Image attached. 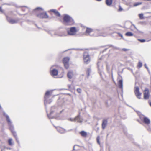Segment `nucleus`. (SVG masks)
Here are the masks:
<instances>
[{
  "mask_svg": "<svg viewBox=\"0 0 151 151\" xmlns=\"http://www.w3.org/2000/svg\"><path fill=\"white\" fill-rule=\"evenodd\" d=\"M99 139H100L99 137H97V138H96V140H97V143L99 144L100 145V143L99 141Z\"/></svg>",
  "mask_w": 151,
  "mask_h": 151,
  "instance_id": "31",
  "label": "nucleus"
},
{
  "mask_svg": "<svg viewBox=\"0 0 151 151\" xmlns=\"http://www.w3.org/2000/svg\"><path fill=\"white\" fill-rule=\"evenodd\" d=\"M51 95L50 91H47L45 93L44 97V104L46 107V105L50 104L52 101V99L50 98Z\"/></svg>",
  "mask_w": 151,
  "mask_h": 151,
  "instance_id": "4",
  "label": "nucleus"
},
{
  "mask_svg": "<svg viewBox=\"0 0 151 151\" xmlns=\"http://www.w3.org/2000/svg\"><path fill=\"white\" fill-rule=\"evenodd\" d=\"M109 45V47H113L115 49H118V48L117 47H116L114 46H113L112 45Z\"/></svg>",
  "mask_w": 151,
  "mask_h": 151,
  "instance_id": "32",
  "label": "nucleus"
},
{
  "mask_svg": "<svg viewBox=\"0 0 151 151\" xmlns=\"http://www.w3.org/2000/svg\"><path fill=\"white\" fill-rule=\"evenodd\" d=\"M50 11L53 12L55 15L57 16L60 17V14L55 9H51Z\"/></svg>",
  "mask_w": 151,
  "mask_h": 151,
  "instance_id": "20",
  "label": "nucleus"
},
{
  "mask_svg": "<svg viewBox=\"0 0 151 151\" xmlns=\"http://www.w3.org/2000/svg\"><path fill=\"white\" fill-rule=\"evenodd\" d=\"M125 35L126 36H133V34L130 32H126L125 34Z\"/></svg>",
  "mask_w": 151,
  "mask_h": 151,
  "instance_id": "25",
  "label": "nucleus"
},
{
  "mask_svg": "<svg viewBox=\"0 0 151 151\" xmlns=\"http://www.w3.org/2000/svg\"><path fill=\"white\" fill-rule=\"evenodd\" d=\"M135 94L137 97L139 99H140L141 97V93L139 91V88L138 86H136L134 90Z\"/></svg>",
  "mask_w": 151,
  "mask_h": 151,
  "instance_id": "10",
  "label": "nucleus"
},
{
  "mask_svg": "<svg viewBox=\"0 0 151 151\" xmlns=\"http://www.w3.org/2000/svg\"><path fill=\"white\" fill-rule=\"evenodd\" d=\"M6 19L11 24H14L17 23L20 20V19L17 18L14 19L6 16Z\"/></svg>",
  "mask_w": 151,
  "mask_h": 151,
  "instance_id": "5",
  "label": "nucleus"
},
{
  "mask_svg": "<svg viewBox=\"0 0 151 151\" xmlns=\"http://www.w3.org/2000/svg\"><path fill=\"white\" fill-rule=\"evenodd\" d=\"M96 1H102V0H96Z\"/></svg>",
  "mask_w": 151,
  "mask_h": 151,
  "instance_id": "45",
  "label": "nucleus"
},
{
  "mask_svg": "<svg viewBox=\"0 0 151 151\" xmlns=\"http://www.w3.org/2000/svg\"><path fill=\"white\" fill-rule=\"evenodd\" d=\"M58 36H63V35H58Z\"/></svg>",
  "mask_w": 151,
  "mask_h": 151,
  "instance_id": "48",
  "label": "nucleus"
},
{
  "mask_svg": "<svg viewBox=\"0 0 151 151\" xmlns=\"http://www.w3.org/2000/svg\"><path fill=\"white\" fill-rule=\"evenodd\" d=\"M8 144L10 146H12L13 145V143L12 142V138H9L8 140Z\"/></svg>",
  "mask_w": 151,
  "mask_h": 151,
  "instance_id": "24",
  "label": "nucleus"
},
{
  "mask_svg": "<svg viewBox=\"0 0 151 151\" xmlns=\"http://www.w3.org/2000/svg\"><path fill=\"white\" fill-rule=\"evenodd\" d=\"M145 67L146 68L147 70L148 69V67L147 66L146 64H145L144 65Z\"/></svg>",
  "mask_w": 151,
  "mask_h": 151,
  "instance_id": "42",
  "label": "nucleus"
},
{
  "mask_svg": "<svg viewBox=\"0 0 151 151\" xmlns=\"http://www.w3.org/2000/svg\"><path fill=\"white\" fill-rule=\"evenodd\" d=\"M43 9L40 7H37L34 10V12H36L39 14H37V16L39 18H47L48 17V16L47 13L45 12L40 13V11H42Z\"/></svg>",
  "mask_w": 151,
  "mask_h": 151,
  "instance_id": "3",
  "label": "nucleus"
},
{
  "mask_svg": "<svg viewBox=\"0 0 151 151\" xmlns=\"http://www.w3.org/2000/svg\"><path fill=\"white\" fill-rule=\"evenodd\" d=\"M10 5L11 4H8V3H4V4L2 5Z\"/></svg>",
  "mask_w": 151,
  "mask_h": 151,
  "instance_id": "41",
  "label": "nucleus"
},
{
  "mask_svg": "<svg viewBox=\"0 0 151 151\" xmlns=\"http://www.w3.org/2000/svg\"><path fill=\"white\" fill-rule=\"evenodd\" d=\"M77 91L79 93H80L81 92V89L80 88H78L77 89Z\"/></svg>",
  "mask_w": 151,
  "mask_h": 151,
  "instance_id": "36",
  "label": "nucleus"
},
{
  "mask_svg": "<svg viewBox=\"0 0 151 151\" xmlns=\"http://www.w3.org/2000/svg\"><path fill=\"white\" fill-rule=\"evenodd\" d=\"M118 85L119 88L122 89L123 88V81L122 79L119 81Z\"/></svg>",
  "mask_w": 151,
  "mask_h": 151,
  "instance_id": "22",
  "label": "nucleus"
},
{
  "mask_svg": "<svg viewBox=\"0 0 151 151\" xmlns=\"http://www.w3.org/2000/svg\"><path fill=\"white\" fill-rule=\"evenodd\" d=\"M102 29H96L93 30V29L87 27L85 31V33L86 35H90V33L92 32H94V33L91 35V36L94 37H97L99 36H105L106 35H104L102 32Z\"/></svg>",
  "mask_w": 151,
  "mask_h": 151,
  "instance_id": "1",
  "label": "nucleus"
},
{
  "mask_svg": "<svg viewBox=\"0 0 151 151\" xmlns=\"http://www.w3.org/2000/svg\"><path fill=\"white\" fill-rule=\"evenodd\" d=\"M9 129L15 138L17 137L16 132L14 130V126H11V127H9Z\"/></svg>",
  "mask_w": 151,
  "mask_h": 151,
  "instance_id": "13",
  "label": "nucleus"
},
{
  "mask_svg": "<svg viewBox=\"0 0 151 151\" xmlns=\"http://www.w3.org/2000/svg\"><path fill=\"white\" fill-rule=\"evenodd\" d=\"M107 122L108 121L106 119H104L103 120L102 127L103 129H104L106 128L107 124Z\"/></svg>",
  "mask_w": 151,
  "mask_h": 151,
  "instance_id": "16",
  "label": "nucleus"
},
{
  "mask_svg": "<svg viewBox=\"0 0 151 151\" xmlns=\"http://www.w3.org/2000/svg\"><path fill=\"white\" fill-rule=\"evenodd\" d=\"M22 10L23 11H24V9H22Z\"/></svg>",
  "mask_w": 151,
  "mask_h": 151,
  "instance_id": "50",
  "label": "nucleus"
},
{
  "mask_svg": "<svg viewBox=\"0 0 151 151\" xmlns=\"http://www.w3.org/2000/svg\"><path fill=\"white\" fill-rule=\"evenodd\" d=\"M50 73L51 75L53 76H56L58 74V70L55 69H53L51 71Z\"/></svg>",
  "mask_w": 151,
  "mask_h": 151,
  "instance_id": "18",
  "label": "nucleus"
},
{
  "mask_svg": "<svg viewBox=\"0 0 151 151\" xmlns=\"http://www.w3.org/2000/svg\"><path fill=\"white\" fill-rule=\"evenodd\" d=\"M107 48H106L105 49H104V50L103 51V52H104L106 51L107 50Z\"/></svg>",
  "mask_w": 151,
  "mask_h": 151,
  "instance_id": "43",
  "label": "nucleus"
},
{
  "mask_svg": "<svg viewBox=\"0 0 151 151\" xmlns=\"http://www.w3.org/2000/svg\"><path fill=\"white\" fill-rule=\"evenodd\" d=\"M15 139H16V141H17V142L19 144V140L18 139V137H16L15 138Z\"/></svg>",
  "mask_w": 151,
  "mask_h": 151,
  "instance_id": "38",
  "label": "nucleus"
},
{
  "mask_svg": "<svg viewBox=\"0 0 151 151\" xmlns=\"http://www.w3.org/2000/svg\"><path fill=\"white\" fill-rule=\"evenodd\" d=\"M77 146V145H75L73 147V150H74V148L75 146Z\"/></svg>",
  "mask_w": 151,
  "mask_h": 151,
  "instance_id": "47",
  "label": "nucleus"
},
{
  "mask_svg": "<svg viewBox=\"0 0 151 151\" xmlns=\"http://www.w3.org/2000/svg\"><path fill=\"white\" fill-rule=\"evenodd\" d=\"M62 111H60V113H61V112H62Z\"/></svg>",
  "mask_w": 151,
  "mask_h": 151,
  "instance_id": "49",
  "label": "nucleus"
},
{
  "mask_svg": "<svg viewBox=\"0 0 151 151\" xmlns=\"http://www.w3.org/2000/svg\"><path fill=\"white\" fill-rule=\"evenodd\" d=\"M137 40L138 41H140V42L142 43L144 42L145 41V40L144 39H138Z\"/></svg>",
  "mask_w": 151,
  "mask_h": 151,
  "instance_id": "29",
  "label": "nucleus"
},
{
  "mask_svg": "<svg viewBox=\"0 0 151 151\" xmlns=\"http://www.w3.org/2000/svg\"><path fill=\"white\" fill-rule=\"evenodd\" d=\"M70 58L68 57L64 58L63 59V63L65 68L66 69H68L69 67V62Z\"/></svg>",
  "mask_w": 151,
  "mask_h": 151,
  "instance_id": "8",
  "label": "nucleus"
},
{
  "mask_svg": "<svg viewBox=\"0 0 151 151\" xmlns=\"http://www.w3.org/2000/svg\"><path fill=\"white\" fill-rule=\"evenodd\" d=\"M83 60L84 63L86 64H88L90 61L89 55L87 52H85L84 54Z\"/></svg>",
  "mask_w": 151,
  "mask_h": 151,
  "instance_id": "6",
  "label": "nucleus"
},
{
  "mask_svg": "<svg viewBox=\"0 0 151 151\" xmlns=\"http://www.w3.org/2000/svg\"><path fill=\"white\" fill-rule=\"evenodd\" d=\"M75 121H77L78 122L81 123L83 121V119L80 116V115H77L75 118Z\"/></svg>",
  "mask_w": 151,
  "mask_h": 151,
  "instance_id": "12",
  "label": "nucleus"
},
{
  "mask_svg": "<svg viewBox=\"0 0 151 151\" xmlns=\"http://www.w3.org/2000/svg\"><path fill=\"white\" fill-rule=\"evenodd\" d=\"M79 133L82 137L84 138H86L87 135V133L84 131H82Z\"/></svg>",
  "mask_w": 151,
  "mask_h": 151,
  "instance_id": "17",
  "label": "nucleus"
},
{
  "mask_svg": "<svg viewBox=\"0 0 151 151\" xmlns=\"http://www.w3.org/2000/svg\"><path fill=\"white\" fill-rule=\"evenodd\" d=\"M68 87L69 88H71V85H68Z\"/></svg>",
  "mask_w": 151,
  "mask_h": 151,
  "instance_id": "46",
  "label": "nucleus"
},
{
  "mask_svg": "<svg viewBox=\"0 0 151 151\" xmlns=\"http://www.w3.org/2000/svg\"><path fill=\"white\" fill-rule=\"evenodd\" d=\"M54 109H55V110L57 109V108L55 106H52L51 107V111L50 113V114L49 115L47 114L48 117L49 119H53L55 118V116H51V115L53 114L54 111L53 110Z\"/></svg>",
  "mask_w": 151,
  "mask_h": 151,
  "instance_id": "11",
  "label": "nucleus"
},
{
  "mask_svg": "<svg viewBox=\"0 0 151 151\" xmlns=\"http://www.w3.org/2000/svg\"><path fill=\"white\" fill-rule=\"evenodd\" d=\"M91 72V69L90 68H88L87 70V76L88 77L90 75V73Z\"/></svg>",
  "mask_w": 151,
  "mask_h": 151,
  "instance_id": "26",
  "label": "nucleus"
},
{
  "mask_svg": "<svg viewBox=\"0 0 151 151\" xmlns=\"http://www.w3.org/2000/svg\"><path fill=\"white\" fill-rule=\"evenodd\" d=\"M0 11L2 13L4 12L3 10L2 9V8L1 7H0Z\"/></svg>",
  "mask_w": 151,
  "mask_h": 151,
  "instance_id": "40",
  "label": "nucleus"
},
{
  "mask_svg": "<svg viewBox=\"0 0 151 151\" xmlns=\"http://www.w3.org/2000/svg\"><path fill=\"white\" fill-rule=\"evenodd\" d=\"M142 4L141 2H137L135 3L134 4V6H136L138 5H141Z\"/></svg>",
  "mask_w": 151,
  "mask_h": 151,
  "instance_id": "27",
  "label": "nucleus"
},
{
  "mask_svg": "<svg viewBox=\"0 0 151 151\" xmlns=\"http://www.w3.org/2000/svg\"><path fill=\"white\" fill-rule=\"evenodd\" d=\"M49 33L50 34H51V33L50 32H49Z\"/></svg>",
  "mask_w": 151,
  "mask_h": 151,
  "instance_id": "51",
  "label": "nucleus"
},
{
  "mask_svg": "<svg viewBox=\"0 0 151 151\" xmlns=\"http://www.w3.org/2000/svg\"><path fill=\"white\" fill-rule=\"evenodd\" d=\"M56 129L61 134L64 133L65 132V130L63 128L58 127L56 128Z\"/></svg>",
  "mask_w": 151,
  "mask_h": 151,
  "instance_id": "15",
  "label": "nucleus"
},
{
  "mask_svg": "<svg viewBox=\"0 0 151 151\" xmlns=\"http://www.w3.org/2000/svg\"><path fill=\"white\" fill-rule=\"evenodd\" d=\"M68 120L70 121H75V120H74V118L73 119V118H70L68 119Z\"/></svg>",
  "mask_w": 151,
  "mask_h": 151,
  "instance_id": "37",
  "label": "nucleus"
},
{
  "mask_svg": "<svg viewBox=\"0 0 151 151\" xmlns=\"http://www.w3.org/2000/svg\"><path fill=\"white\" fill-rule=\"evenodd\" d=\"M105 2L108 6H110L112 4V0H106Z\"/></svg>",
  "mask_w": 151,
  "mask_h": 151,
  "instance_id": "23",
  "label": "nucleus"
},
{
  "mask_svg": "<svg viewBox=\"0 0 151 151\" xmlns=\"http://www.w3.org/2000/svg\"><path fill=\"white\" fill-rule=\"evenodd\" d=\"M64 24L66 25H72L74 23L73 19L69 16L65 15L63 18Z\"/></svg>",
  "mask_w": 151,
  "mask_h": 151,
  "instance_id": "2",
  "label": "nucleus"
},
{
  "mask_svg": "<svg viewBox=\"0 0 151 151\" xmlns=\"http://www.w3.org/2000/svg\"><path fill=\"white\" fill-rule=\"evenodd\" d=\"M3 115L6 117V120L9 127H11V126H13L12 124V122L10 120L9 116L4 111L3 112Z\"/></svg>",
  "mask_w": 151,
  "mask_h": 151,
  "instance_id": "9",
  "label": "nucleus"
},
{
  "mask_svg": "<svg viewBox=\"0 0 151 151\" xmlns=\"http://www.w3.org/2000/svg\"><path fill=\"white\" fill-rule=\"evenodd\" d=\"M77 32L76 28L75 27H70V30L67 31L68 34L70 35H73Z\"/></svg>",
  "mask_w": 151,
  "mask_h": 151,
  "instance_id": "7",
  "label": "nucleus"
},
{
  "mask_svg": "<svg viewBox=\"0 0 151 151\" xmlns=\"http://www.w3.org/2000/svg\"><path fill=\"white\" fill-rule=\"evenodd\" d=\"M139 17L141 19H142L143 18V14H139Z\"/></svg>",
  "mask_w": 151,
  "mask_h": 151,
  "instance_id": "30",
  "label": "nucleus"
},
{
  "mask_svg": "<svg viewBox=\"0 0 151 151\" xmlns=\"http://www.w3.org/2000/svg\"><path fill=\"white\" fill-rule=\"evenodd\" d=\"M4 148L5 149H7V150H11V148H9V147H4Z\"/></svg>",
  "mask_w": 151,
  "mask_h": 151,
  "instance_id": "39",
  "label": "nucleus"
},
{
  "mask_svg": "<svg viewBox=\"0 0 151 151\" xmlns=\"http://www.w3.org/2000/svg\"><path fill=\"white\" fill-rule=\"evenodd\" d=\"M149 104L150 106H151V102L149 101Z\"/></svg>",
  "mask_w": 151,
  "mask_h": 151,
  "instance_id": "44",
  "label": "nucleus"
},
{
  "mask_svg": "<svg viewBox=\"0 0 151 151\" xmlns=\"http://www.w3.org/2000/svg\"><path fill=\"white\" fill-rule=\"evenodd\" d=\"M73 76V71H70L68 72L67 74V76L70 79L72 78Z\"/></svg>",
  "mask_w": 151,
  "mask_h": 151,
  "instance_id": "21",
  "label": "nucleus"
},
{
  "mask_svg": "<svg viewBox=\"0 0 151 151\" xmlns=\"http://www.w3.org/2000/svg\"><path fill=\"white\" fill-rule=\"evenodd\" d=\"M129 50V49H126V48H122L121 49V50L124 51H126Z\"/></svg>",
  "mask_w": 151,
  "mask_h": 151,
  "instance_id": "34",
  "label": "nucleus"
},
{
  "mask_svg": "<svg viewBox=\"0 0 151 151\" xmlns=\"http://www.w3.org/2000/svg\"><path fill=\"white\" fill-rule=\"evenodd\" d=\"M143 121L146 124H149L150 123V120L147 117H144L143 118Z\"/></svg>",
  "mask_w": 151,
  "mask_h": 151,
  "instance_id": "19",
  "label": "nucleus"
},
{
  "mask_svg": "<svg viewBox=\"0 0 151 151\" xmlns=\"http://www.w3.org/2000/svg\"><path fill=\"white\" fill-rule=\"evenodd\" d=\"M142 66V63L141 62L139 61L137 65V66L139 68H140Z\"/></svg>",
  "mask_w": 151,
  "mask_h": 151,
  "instance_id": "28",
  "label": "nucleus"
},
{
  "mask_svg": "<svg viewBox=\"0 0 151 151\" xmlns=\"http://www.w3.org/2000/svg\"><path fill=\"white\" fill-rule=\"evenodd\" d=\"M146 89L144 93V97L145 99H147L149 97V94L148 90L147 89Z\"/></svg>",
  "mask_w": 151,
  "mask_h": 151,
  "instance_id": "14",
  "label": "nucleus"
},
{
  "mask_svg": "<svg viewBox=\"0 0 151 151\" xmlns=\"http://www.w3.org/2000/svg\"><path fill=\"white\" fill-rule=\"evenodd\" d=\"M123 10V9L122 8V7L119 6V9H118V11L119 12H121Z\"/></svg>",
  "mask_w": 151,
  "mask_h": 151,
  "instance_id": "35",
  "label": "nucleus"
},
{
  "mask_svg": "<svg viewBox=\"0 0 151 151\" xmlns=\"http://www.w3.org/2000/svg\"><path fill=\"white\" fill-rule=\"evenodd\" d=\"M116 33L118 34L119 36L121 37L122 38H123V35L121 33L119 32H116Z\"/></svg>",
  "mask_w": 151,
  "mask_h": 151,
  "instance_id": "33",
  "label": "nucleus"
}]
</instances>
